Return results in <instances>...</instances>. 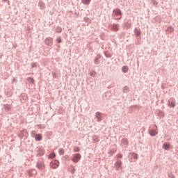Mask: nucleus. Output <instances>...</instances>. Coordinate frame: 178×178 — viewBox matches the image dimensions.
Segmentation results:
<instances>
[{
    "label": "nucleus",
    "instance_id": "obj_4",
    "mask_svg": "<svg viewBox=\"0 0 178 178\" xmlns=\"http://www.w3.org/2000/svg\"><path fill=\"white\" fill-rule=\"evenodd\" d=\"M54 42V39H52V38H48L45 40V43L47 44V45H52Z\"/></svg>",
    "mask_w": 178,
    "mask_h": 178
},
{
    "label": "nucleus",
    "instance_id": "obj_9",
    "mask_svg": "<svg viewBox=\"0 0 178 178\" xmlns=\"http://www.w3.org/2000/svg\"><path fill=\"white\" fill-rule=\"evenodd\" d=\"M37 168H38L39 169H44V163L39 161L37 164Z\"/></svg>",
    "mask_w": 178,
    "mask_h": 178
},
{
    "label": "nucleus",
    "instance_id": "obj_10",
    "mask_svg": "<svg viewBox=\"0 0 178 178\" xmlns=\"http://www.w3.org/2000/svg\"><path fill=\"white\" fill-rule=\"evenodd\" d=\"M122 72L123 73H127L129 72V67L124 65L122 67Z\"/></svg>",
    "mask_w": 178,
    "mask_h": 178
},
{
    "label": "nucleus",
    "instance_id": "obj_15",
    "mask_svg": "<svg viewBox=\"0 0 178 178\" xmlns=\"http://www.w3.org/2000/svg\"><path fill=\"white\" fill-rule=\"evenodd\" d=\"M168 105L170 108H175V102H169Z\"/></svg>",
    "mask_w": 178,
    "mask_h": 178
},
{
    "label": "nucleus",
    "instance_id": "obj_18",
    "mask_svg": "<svg viewBox=\"0 0 178 178\" xmlns=\"http://www.w3.org/2000/svg\"><path fill=\"white\" fill-rule=\"evenodd\" d=\"M137 156H138L137 154H135V153L132 154V158H134V159H137Z\"/></svg>",
    "mask_w": 178,
    "mask_h": 178
},
{
    "label": "nucleus",
    "instance_id": "obj_14",
    "mask_svg": "<svg viewBox=\"0 0 178 178\" xmlns=\"http://www.w3.org/2000/svg\"><path fill=\"white\" fill-rule=\"evenodd\" d=\"M55 156H56V155L55 154V153H51L49 155V159H53V158H55Z\"/></svg>",
    "mask_w": 178,
    "mask_h": 178
},
{
    "label": "nucleus",
    "instance_id": "obj_21",
    "mask_svg": "<svg viewBox=\"0 0 178 178\" xmlns=\"http://www.w3.org/2000/svg\"><path fill=\"white\" fill-rule=\"evenodd\" d=\"M115 28H116V29H115V31H118V27H119V25H115Z\"/></svg>",
    "mask_w": 178,
    "mask_h": 178
},
{
    "label": "nucleus",
    "instance_id": "obj_13",
    "mask_svg": "<svg viewBox=\"0 0 178 178\" xmlns=\"http://www.w3.org/2000/svg\"><path fill=\"white\" fill-rule=\"evenodd\" d=\"M116 167L117 168H120V166H122V161H118L115 163Z\"/></svg>",
    "mask_w": 178,
    "mask_h": 178
},
{
    "label": "nucleus",
    "instance_id": "obj_20",
    "mask_svg": "<svg viewBox=\"0 0 178 178\" xmlns=\"http://www.w3.org/2000/svg\"><path fill=\"white\" fill-rule=\"evenodd\" d=\"M75 169H74V167H72L71 168V172H72V173H74V172H75Z\"/></svg>",
    "mask_w": 178,
    "mask_h": 178
},
{
    "label": "nucleus",
    "instance_id": "obj_22",
    "mask_svg": "<svg viewBox=\"0 0 178 178\" xmlns=\"http://www.w3.org/2000/svg\"><path fill=\"white\" fill-rule=\"evenodd\" d=\"M91 76H95V72L92 73Z\"/></svg>",
    "mask_w": 178,
    "mask_h": 178
},
{
    "label": "nucleus",
    "instance_id": "obj_12",
    "mask_svg": "<svg viewBox=\"0 0 178 178\" xmlns=\"http://www.w3.org/2000/svg\"><path fill=\"white\" fill-rule=\"evenodd\" d=\"M134 33H135V34H136L137 35H140V34H141V31H140V29H136L134 30Z\"/></svg>",
    "mask_w": 178,
    "mask_h": 178
},
{
    "label": "nucleus",
    "instance_id": "obj_6",
    "mask_svg": "<svg viewBox=\"0 0 178 178\" xmlns=\"http://www.w3.org/2000/svg\"><path fill=\"white\" fill-rule=\"evenodd\" d=\"M149 134H150V136H152V137H154V136H156V134H158V131L151 129L149 131Z\"/></svg>",
    "mask_w": 178,
    "mask_h": 178
},
{
    "label": "nucleus",
    "instance_id": "obj_7",
    "mask_svg": "<svg viewBox=\"0 0 178 178\" xmlns=\"http://www.w3.org/2000/svg\"><path fill=\"white\" fill-rule=\"evenodd\" d=\"M35 140L36 141H41L42 140V136L41 134H36L35 136Z\"/></svg>",
    "mask_w": 178,
    "mask_h": 178
},
{
    "label": "nucleus",
    "instance_id": "obj_5",
    "mask_svg": "<svg viewBox=\"0 0 178 178\" xmlns=\"http://www.w3.org/2000/svg\"><path fill=\"white\" fill-rule=\"evenodd\" d=\"M96 118H97L98 122H101V120H102V113H101L99 112H97Z\"/></svg>",
    "mask_w": 178,
    "mask_h": 178
},
{
    "label": "nucleus",
    "instance_id": "obj_19",
    "mask_svg": "<svg viewBox=\"0 0 178 178\" xmlns=\"http://www.w3.org/2000/svg\"><path fill=\"white\" fill-rule=\"evenodd\" d=\"M56 42L59 44V43L62 42V39L60 38H58L56 39Z\"/></svg>",
    "mask_w": 178,
    "mask_h": 178
},
{
    "label": "nucleus",
    "instance_id": "obj_16",
    "mask_svg": "<svg viewBox=\"0 0 178 178\" xmlns=\"http://www.w3.org/2000/svg\"><path fill=\"white\" fill-rule=\"evenodd\" d=\"M59 154L60 155H63L65 154V150L63 149H60Z\"/></svg>",
    "mask_w": 178,
    "mask_h": 178
},
{
    "label": "nucleus",
    "instance_id": "obj_24",
    "mask_svg": "<svg viewBox=\"0 0 178 178\" xmlns=\"http://www.w3.org/2000/svg\"><path fill=\"white\" fill-rule=\"evenodd\" d=\"M31 81H34V80L33 79H31Z\"/></svg>",
    "mask_w": 178,
    "mask_h": 178
},
{
    "label": "nucleus",
    "instance_id": "obj_8",
    "mask_svg": "<svg viewBox=\"0 0 178 178\" xmlns=\"http://www.w3.org/2000/svg\"><path fill=\"white\" fill-rule=\"evenodd\" d=\"M163 148L164 149H166V150L170 149V145H169V143H165L163 145Z\"/></svg>",
    "mask_w": 178,
    "mask_h": 178
},
{
    "label": "nucleus",
    "instance_id": "obj_3",
    "mask_svg": "<svg viewBox=\"0 0 178 178\" xmlns=\"http://www.w3.org/2000/svg\"><path fill=\"white\" fill-rule=\"evenodd\" d=\"M50 167L52 168V169H57V168H59V161L54 160V161L51 162Z\"/></svg>",
    "mask_w": 178,
    "mask_h": 178
},
{
    "label": "nucleus",
    "instance_id": "obj_23",
    "mask_svg": "<svg viewBox=\"0 0 178 178\" xmlns=\"http://www.w3.org/2000/svg\"><path fill=\"white\" fill-rule=\"evenodd\" d=\"M125 90H129V87L126 86Z\"/></svg>",
    "mask_w": 178,
    "mask_h": 178
},
{
    "label": "nucleus",
    "instance_id": "obj_25",
    "mask_svg": "<svg viewBox=\"0 0 178 178\" xmlns=\"http://www.w3.org/2000/svg\"><path fill=\"white\" fill-rule=\"evenodd\" d=\"M32 133H34V134H35V131H32Z\"/></svg>",
    "mask_w": 178,
    "mask_h": 178
},
{
    "label": "nucleus",
    "instance_id": "obj_2",
    "mask_svg": "<svg viewBox=\"0 0 178 178\" xmlns=\"http://www.w3.org/2000/svg\"><path fill=\"white\" fill-rule=\"evenodd\" d=\"M80 159H81V154H74V156L72 158V162H74V163H77V162H79Z\"/></svg>",
    "mask_w": 178,
    "mask_h": 178
},
{
    "label": "nucleus",
    "instance_id": "obj_17",
    "mask_svg": "<svg viewBox=\"0 0 178 178\" xmlns=\"http://www.w3.org/2000/svg\"><path fill=\"white\" fill-rule=\"evenodd\" d=\"M80 151V147H76L74 148V152H79Z\"/></svg>",
    "mask_w": 178,
    "mask_h": 178
},
{
    "label": "nucleus",
    "instance_id": "obj_11",
    "mask_svg": "<svg viewBox=\"0 0 178 178\" xmlns=\"http://www.w3.org/2000/svg\"><path fill=\"white\" fill-rule=\"evenodd\" d=\"M91 0H82V3L84 5H90Z\"/></svg>",
    "mask_w": 178,
    "mask_h": 178
},
{
    "label": "nucleus",
    "instance_id": "obj_1",
    "mask_svg": "<svg viewBox=\"0 0 178 178\" xmlns=\"http://www.w3.org/2000/svg\"><path fill=\"white\" fill-rule=\"evenodd\" d=\"M113 15L115 19H122V13L120 12V10H114Z\"/></svg>",
    "mask_w": 178,
    "mask_h": 178
}]
</instances>
